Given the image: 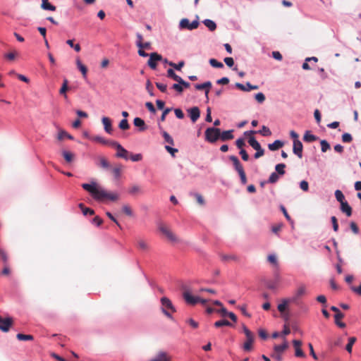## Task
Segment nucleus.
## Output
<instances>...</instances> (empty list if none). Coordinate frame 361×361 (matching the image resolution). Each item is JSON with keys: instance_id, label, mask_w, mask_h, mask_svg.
I'll return each instance as SVG.
<instances>
[{"instance_id": "7", "label": "nucleus", "mask_w": 361, "mask_h": 361, "mask_svg": "<svg viewBox=\"0 0 361 361\" xmlns=\"http://www.w3.org/2000/svg\"><path fill=\"white\" fill-rule=\"evenodd\" d=\"M306 293V288L304 285L300 286L298 289L295 291L293 295L289 298V300L296 305L299 304L300 298L304 295Z\"/></svg>"}, {"instance_id": "53", "label": "nucleus", "mask_w": 361, "mask_h": 361, "mask_svg": "<svg viewBox=\"0 0 361 361\" xmlns=\"http://www.w3.org/2000/svg\"><path fill=\"white\" fill-rule=\"evenodd\" d=\"M100 166L104 168V169H109L110 168V164L108 162V161L104 158V157H101L100 158Z\"/></svg>"}, {"instance_id": "15", "label": "nucleus", "mask_w": 361, "mask_h": 361, "mask_svg": "<svg viewBox=\"0 0 361 361\" xmlns=\"http://www.w3.org/2000/svg\"><path fill=\"white\" fill-rule=\"evenodd\" d=\"M212 87V82L210 81H207L202 84H196L195 87L196 90H205V97L207 98V101L209 100L208 94L209 92V88Z\"/></svg>"}, {"instance_id": "6", "label": "nucleus", "mask_w": 361, "mask_h": 361, "mask_svg": "<svg viewBox=\"0 0 361 361\" xmlns=\"http://www.w3.org/2000/svg\"><path fill=\"white\" fill-rule=\"evenodd\" d=\"M199 21L195 20L192 22H190L188 18H183L179 23V27L180 29H187L188 30H192L196 29L199 25Z\"/></svg>"}, {"instance_id": "63", "label": "nucleus", "mask_w": 361, "mask_h": 361, "mask_svg": "<svg viewBox=\"0 0 361 361\" xmlns=\"http://www.w3.org/2000/svg\"><path fill=\"white\" fill-rule=\"evenodd\" d=\"M239 154L241 155L243 160L245 161L249 160V155L244 149H241L239 152Z\"/></svg>"}, {"instance_id": "59", "label": "nucleus", "mask_w": 361, "mask_h": 361, "mask_svg": "<svg viewBox=\"0 0 361 361\" xmlns=\"http://www.w3.org/2000/svg\"><path fill=\"white\" fill-rule=\"evenodd\" d=\"M255 150L257 151L256 153L254 155V157L255 159H258V158L261 157L264 154V149L262 148V147L257 148Z\"/></svg>"}, {"instance_id": "37", "label": "nucleus", "mask_w": 361, "mask_h": 361, "mask_svg": "<svg viewBox=\"0 0 361 361\" xmlns=\"http://www.w3.org/2000/svg\"><path fill=\"white\" fill-rule=\"evenodd\" d=\"M68 81L67 79H64L63 80V82L62 84V86L59 90V93L62 95H64V97L66 98L67 97V95H66V91L68 90Z\"/></svg>"}, {"instance_id": "64", "label": "nucleus", "mask_w": 361, "mask_h": 361, "mask_svg": "<svg viewBox=\"0 0 361 361\" xmlns=\"http://www.w3.org/2000/svg\"><path fill=\"white\" fill-rule=\"evenodd\" d=\"M350 289L353 292H354L355 293L357 294L358 295H360L361 296V283L360 284L359 286L357 287H355V286H351L350 287Z\"/></svg>"}, {"instance_id": "40", "label": "nucleus", "mask_w": 361, "mask_h": 361, "mask_svg": "<svg viewBox=\"0 0 361 361\" xmlns=\"http://www.w3.org/2000/svg\"><path fill=\"white\" fill-rule=\"evenodd\" d=\"M137 247L142 250H147L149 248L148 244L142 239L137 240Z\"/></svg>"}, {"instance_id": "16", "label": "nucleus", "mask_w": 361, "mask_h": 361, "mask_svg": "<svg viewBox=\"0 0 361 361\" xmlns=\"http://www.w3.org/2000/svg\"><path fill=\"white\" fill-rule=\"evenodd\" d=\"M102 122L104 126V131L108 134H112L113 128H112L111 120L109 117L104 116L102 118Z\"/></svg>"}, {"instance_id": "19", "label": "nucleus", "mask_w": 361, "mask_h": 361, "mask_svg": "<svg viewBox=\"0 0 361 361\" xmlns=\"http://www.w3.org/2000/svg\"><path fill=\"white\" fill-rule=\"evenodd\" d=\"M340 209L347 216H350L352 215V208L347 201L341 202Z\"/></svg>"}, {"instance_id": "8", "label": "nucleus", "mask_w": 361, "mask_h": 361, "mask_svg": "<svg viewBox=\"0 0 361 361\" xmlns=\"http://www.w3.org/2000/svg\"><path fill=\"white\" fill-rule=\"evenodd\" d=\"M159 229L171 242L178 241L177 237L164 225L159 224Z\"/></svg>"}, {"instance_id": "48", "label": "nucleus", "mask_w": 361, "mask_h": 361, "mask_svg": "<svg viewBox=\"0 0 361 361\" xmlns=\"http://www.w3.org/2000/svg\"><path fill=\"white\" fill-rule=\"evenodd\" d=\"M320 145H321V150L322 152H326L328 149H330V145L326 140H321Z\"/></svg>"}, {"instance_id": "24", "label": "nucleus", "mask_w": 361, "mask_h": 361, "mask_svg": "<svg viewBox=\"0 0 361 361\" xmlns=\"http://www.w3.org/2000/svg\"><path fill=\"white\" fill-rule=\"evenodd\" d=\"M91 140L92 141L97 142H99L103 145H109L110 146H111V142H114V140H106L105 138H104L103 137L99 136V135L94 136V137H91Z\"/></svg>"}, {"instance_id": "28", "label": "nucleus", "mask_w": 361, "mask_h": 361, "mask_svg": "<svg viewBox=\"0 0 361 361\" xmlns=\"http://www.w3.org/2000/svg\"><path fill=\"white\" fill-rule=\"evenodd\" d=\"M203 23L210 31H214L216 28L215 22L210 19H205Z\"/></svg>"}, {"instance_id": "5", "label": "nucleus", "mask_w": 361, "mask_h": 361, "mask_svg": "<svg viewBox=\"0 0 361 361\" xmlns=\"http://www.w3.org/2000/svg\"><path fill=\"white\" fill-rule=\"evenodd\" d=\"M243 330L246 337H247V341L244 343L243 349L245 351H250L252 349L254 337L252 333L246 327V326L243 325Z\"/></svg>"}, {"instance_id": "57", "label": "nucleus", "mask_w": 361, "mask_h": 361, "mask_svg": "<svg viewBox=\"0 0 361 361\" xmlns=\"http://www.w3.org/2000/svg\"><path fill=\"white\" fill-rule=\"evenodd\" d=\"M136 37L137 39V40L136 42L137 47H138L139 48H142V39H143L142 35L140 33L137 32L136 34Z\"/></svg>"}, {"instance_id": "10", "label": "nucleus", "mask_w": 361, "mask_h": 361, "mask_svg": "<svg viewBox=\"0 0 361 361\" xmlns=\"http://www.w3.org/2000/svg\"><path fill=\"white\" fill-rule=\"evenodd\" d=\"M161 59L162 57L160 54H157V52H153L149 55L147 64L151 68L155 69L157 67V61H159Z\"/></svg>"}, {"instance_id": "32", "label": "nucleus", "mask_w": 361, "mask_h": 361, "mask_svg": "<svg viewBox=\"0 0 361 361\" xmlns=\"http://www.w3.org/2000/svg\"><path fill=\"white\" fill-rule=\"evenodd\" d=\"M161 135L164 139V141L167 143H169V145H174V141H173V139L172 138V137L166 132V131H164L163 130L161 132Z\"/></svg>"}, {"instance_id": "54", "label": "nucleus", "mask_w": 361, "mask_h": 361, "mask_svg": "<svg viewBox=\"0 0 361 361\" xmlns=\"http://www.w3.org/2000/svg\"><path fill=\"white\" fill-rule=\"evenodd\" d=\"M129 159H130L134 162L140 161L142 159V155L140 153L135 154H131L130 157H129Z\"/></svg>"}, {"instance_id": "18", "label": "nucleus", "mask_w": 361, "mask_h": 361, "mask_svg": "<svg viewBox=\"0 0 361 361\" xmlns=\"http://www.w3.org/2000/svg\"><path fill=\"white\" fill-rule=\"evenodd\" d=\"M150 361H171V359L166 352L159 351Z\"/></svg>"}, {"instance_id": "30", "label": "nucleus", "mask_w": 361, "mask_h": 361, "mask_svg": "<svg viewBox=\"0 0 361 361\" xmlns=\"http://www.w3.org/2000/svg\"><path fill=\"white\" fill-rule=\"evenodd\" d=\"M79 207L82 210L83 215L87 216L88 214L93 215L94 214V211L90 208L85 207L82 203L79 204Z\"/></svg>"}, {"instance_id": "43", "label": "nucleus", "mask_w": 361, "mask_h": 361, "mask_svg": "<svg viewBox=\"0 0 361 361\" xmlns=\"http://www.w3.org/2000/svg\"><path fill=\"white\" fill-rule=\"evenodd\" d=\"M62 155L64 157L65 160L68 163L71 162L73 160V154L68 151L63 150L62 152Z\"/></svg>"}, {"instance_id": "45", "label": "nucleus", "mask_w": 361, "mask_h": 361, "mask_svg": "<svg viewBox=\"0 0 361 361\" xmlns=\"http://www.w3.org/2000/svg\"><path fill=\"white\" fill-rule=\"evenodd\" d=\"M118 127L120 129L123 130H128L130 128L128 120L126 118L122 119L118 124Z\"/></svg>"}, {"instance_id": "31", "label": "nucleus", "mask_w": 361, "mask_h": 361, "mask_svg": "<svg viewBox=\"0 0 361 361\" xmlns=\"http://www.w3.org/2000/svg\"><path fill=\"white\" fill-rule=\"evenodd\" d=\"M76 64L78 69L82 73L84 78H86L87 69L85 65H83L79 59H77Z\"/></svg>"}, {"instance_id": "9", "label": "nucleus", "mask_w": 361, "mask_h": 361, "mask_svg": "<svg viewBox=\"0 0 361 361\" xmlns=\"http://www.w3.org/2000/svg\"><path fill=\"white\" fill-rule=\"evenodd\" d=\"M12 324L13 319L11 317L3 318L0 316V330L4 332H8Z\"/></svg>"}, {"instance_id": "29", "label": "nucleus", "mask_w": 361, "mask_h": 361, "mask_svg": "<svg viewBox=\"0 0 361 361\" xmlns=\"http://www.w3.org/2000/svg\"><path fill=\"white\" fill-rule=\"evenodd\" d=\"M248 143L254 149H257L261 147L259 142L253 136L249 137Z\"/></svg>"}, {"instance_id": "12", "label": "nucleus", "mask_w": 361, "mask_h": 361, "mask_svg": "<svg viewBox=\"0 0 361 361\" xmlns=\"http://www.w3.org/2000/svg\"><path fill=\"white\" fill-rule=\"evenodd\" d=\"M183 298L188 304L195 305L199 302L200 298L192 295L188 291L183 293Z\"/></svg>"}, {"instance_id": "51", "label": "nucleus", "mask_w": 361, "mask_h": 361, "mask_svg": "<svg viewBox=\"0 0 361 361\" xmlns=\"http://www.w3.org/2000/svg\"><path fill=\"white\" fill-rule=\"evenodd\" d=\"M353 140L352 135L348 133H345L342 135V141L343 142H350Z\"/></svg>"}, {"instance_id": "26", "label": "nucleus", "mask_w": 361, "mask_h": 361, "mask_svg": "<svg viewBox=\"0 0 361 361\" xmlns=\"http://www.w3.org/2000/svg\"><path fill=\"white\" fill-rule=\"evenodd\" d=\"M288 347V344L286 341H284L281 345H275L274 347V352L278 354H281Z\"/></svg>"}, {"instance_id": "58", "label": "nucleus", "mask_w": 361, "mask_h": 361, "mask_svg": "<svg viewBox=\"0 0 361 361\" xmlns=\"http://www.w3.org/2000/svg\"><path fill=\"white\" fill-rule=\"evenodd\" d=\"M157 87L161 92H166L167 91V86L165 84L160 83V82H156Z\"/></svg>"}, {"instance_id": "21", "label": "nucleus", "mask_w": 361, "mask_h": 361, "mask_svg": "<svg viewBox=\"0 0 361 361\" xmlns=\"http://www.w3.org/2000/svg\"><path fill=\"white\" fill-rule=\"evenodd\" d=\"M233 130H224L223 132L221 131L219 139H221L222 141L231 140L233 138Z\"/></svg>"}, {"instance_id": "14", "label": "nucleus", "mask_w": 361, "mask_h": 361, "mask_svg": "<svg viewBox=\"0 0 361 361\" xmlns=\"http://www.w3.org/2000/svg\"><path fill=\"white\" fill-rule=\"evenodd\" d=\"M229 159L232 161L234 169L238 173V174L245 172L244 169L237 157L231 155L229 157Z\"/></svg>"}, {"instance_id": "17", "label": "nucleus", "mask_w": 361, "mask_h": 361, "mask_svg": "<svg viewBox=\"0 0 361 361\" xmlns=\"http://www.w3.org/2000/svg\"><path fill=\"white\" fill-rule=\"evenodd\" d=\"M235 86L238 89L242 90V91H245V92H249V91L252 90H257L258 89V86L257 85H253L250 82H247L245 85H243L241 83L237 82V83H235Z\"/></svg>"}, {"instance_id": "20", "label": "nucleus", "mask_w": 361, "mask_h": 361, "mask_svg": "<svg viewBox=\"0 0 361 361\" xmlns=\"http://www.w3.org/2000/svg\"><path fill=\"white\" fill-rule=\"evenodd\" d=\"M133 124L135 126L139 128L140 131H144L147 129V126L143 119L139 117H136L133 120Z\"/></svg>"}, {"instance_id": "2", "label": "nucleus", "mask_w": 361, "mask_h": 361, "mask_svg": "<svg viewBox=\"0 0 361 361\" xmlns=\"http://www.w3.org/2000/svg\"><path fill=\"white\" fill-rule=\"evenodd\" d=\"M160 302L161 304V310L162 313L169 319H173V318L170 311L171 312H175L176 311V309L173 305L171 300L167 297H162L160 299Z\"/></svg>"}, {"instance_id": "44", "label": "nucleus", "mask_w": 361, "mask_h": 361, "mask_svg": "<svg viewBox=\"0 0 361 361\" xmlns=\"http://www.w3.org/2000/svg\"><path fill=\"white\" fill-rule=\"evenodd\" d=\"M209 62L212 67L218 68H224V64L221 62L218 61L215 59H210Z\"/></svg>"}, {"instance_id": "4", "label": "nucleus", "mask_w": 361, "mask_h": 361, "mask_svg": "<svg viewBox=\"0 0 361 361\" xmlns=\"http://www.w3.org/2000/svg\"><path fill=\"white\" fill-rule=\"evenodd\" d=\"M111 146L116 149L117 152L116 154V157L118 158H122L125 160L129 159L130 152L125 149L120 143L118 142H111Z\"/></svg>"}, {"instance_id": "22", "label": "nucleus", "mask_w": 361, "mask_h": 361, "mask_svg": "<svg viewBox=\"0 0 361 361\" xmlns=\"http://www.w3.org/2000/svg\"><path fill=\"white\" fill-rule=\"evenodd\" d=\"M142 188L140 185L137 184L132 185L128 190V192L130 195H136L137 194L142 193Z\"/></svg>"}, {"instance_id": "1", "label": "nucleus", "mask_w": 361, "mask_h": 361, "mask_svg": "<svg viewBox=\"0 0 361 361\" xmlns=\"http://www.w3.org/2000/svg\"><path fill=\"white\" fill-rule=\"evenodd\" d=\"M81 186L98 202H102L105 200L116 201L118 199V195L117 194L107 192L103 188L99 186L95 181H92L90 183H82Z\"/></svg>"}, {"instance_id": "33", "label": "nucleus", "mask_w": 361, "mask_h": 361, "mask_svg": "<svg viewBox=\"0 0 361 361\" xmlns=\"http://www.w3.org/2000/svg\"><path fill=\"white\" fill-rule=\"evenodd\" d=\"M64 137H67L70 140H73V137L71 135L68 134L65 130H59V132L58 133V136H57L58 140H61Z\"/></svg>"}, {"instance_id": "50", "label": "nucleus", "mask_w": 361, "mask_h": 361, "mask_svg": "<svg viewBox=\"0 0 361 361\" xmlns=\"http://www.w3.org/2000/svg\"><path fill=\"white\" fill-rule=\"evenodd\" d=\"M122 211L129 216H132L133 215L132 209L127 204L123 206Z\"/></svg>"}, {"instance_id": "23", "label": "nucleus", "mask_w": 361, "mask_h": 361, "mask_svg": "<svg viewBox=\"0 0 361 361\" xmlns=\"http://www.w3.org/2000/svg\"><path fill=\"white\" fill-rule=\"evenodd\" d=\"M283 146V142L279 140L268 145V148L271 151H276Z\"/></svg>"}, {"instance_id": "42", "label": "nucleus", "mask_w": 361, "mask_h": 361, "mask_svg": "<svg viewBox=\"0 0 361 361\" xmlns=\"http://www.w3.org/2000/svg\"><path fill=\"white\" fill-rule=\"evenodd\" d=\"M355 341H356L355 337H350L348 338V343L345 346V349L348 353H350L352 352L353 345L355 343Z\"/></svg>"}, {"instance_id": "25", "label": "nucleus", "mask_w": 361, "mask_h": 361, "mask_svg": "<svg viewBox=\"0 0 361 361\" xmlns=\"http://www.w3.org/2000/svg\"><path fill=\"white\" fill-rule=\"evenodd\" d=\"M303 140L307 142H312L317 140V137L312 134L310 130H307L303 136Z\"/></svg>"}, {"instance_id": "36", "label": "nucleus", "mask_w": 361, "mask_h": 361, "mask_svg": "<svg viewBox=\"0 0 361 361\" xmlns=\"http://www.w3.org/2000/svg\"><path fill=\"white\" fill-rule=\"evenodd\" d=\"M167 76L169 78H171L173 79L177 82H178V81L181 78V77H180L179 75H176V73L174 72V71L173 69H171V68L168 69V71H167Z\"/></svg>"}, {"instance_id": "60", "label": "nucleus", "mask_w": 361, "mask_h": 361, "mask_svg": "<svg viewBox=\"0 0 361 361\" xmlns=\"http://www.w3.org/2000/svg\"><path fill=\"white\" fill-rule=\"evenodd\" d=\"M166 150L171 154L172 157H175V154L178 152V149L173 148L169 145L165 146Z\"/></svg>"}, {"instance_id": "61", "label": "nucleus", "mask_w": 361, "mask_h": 361, "mask_svg": "<svg viewBox=\"0 0 361 361\" xmlns=\"http://www.w3.org/2000/svg\"><path fill=\"white\" fill-rule=\"evenodd\" d=\"M300 188H301V190H302L303 191H307L308 189H309V183L306 180H302L300 183Z\"/></svg>"}, {"instance_id": "34", "label": "nucleus", "mask_w": 361, "mask_h": 361, "mask_svg": "<svg viewBox=\"0 0 361 361\" xmlns=\"http://www.w3.org/2000/svg\"><path fill=\"white\" fill-rule=\"evenodd\" d=\"M291 302L289 300V298L288 299H283L282 302L278 305V310L280 312H283L285 310L287 307V305L288 303Z\"/></svg>"}, {"instance_id": "35", "label": "nucleus", "mask_w": 361, "mask_h": 361, "mask_svg": "<svg viewBox=\"0 0 361 361\" xmlns=\"http://www.w3.org/2000/svg\"><path fill=\"white\" fill-rule=\"evenodd\" d=\"M224 326H231L232 324L226 319L219 320L214 323V326L216 328H219Z\"/></svg>"}, {"instance_id": "41", "label": "nucleus", "mask_w": 361, "mask_h": 361, "mask_svg": "<svg viewBox=\"0 0 361 361\" xmlns=\"http://www.w3.org/2000/svg\"><path fill=\"white\" fill-rule=\"evenodd\" d=\"M335 197L336 200L340 202V204H341V202H345L344 195L340 190H336L335 191Z\"/></svg>"}, {"instance_id": "62", "label": "nucleus", "mask_w": 361, "mask_h": 361, "mask_svg": "<svg viewBox=\"0 0 361 361\" xmlns=\"http://www.w3.org/2000/svg\"><path fill=\"white\" fill-rule=\"evenodd\" d=\"M172 89L175 90L178 93H181L183 91V88L180 83H175L171 87Z\"/></svg>"}, {"instance_id": "27", "label": "nucleus", "mask_w": 361, "mask_h": 361, "mask_svg": "<svg viewBox=\"0 0 361 361\" xmlns=\"http://www.w3.org/2000/svg\"><path fill=\"white\" fill-rule=\"evenodd\" d=\"M41 7L44 10L51 11H56V8L55 6L51 4L49 2V0H42Z\"/></svg>"}, {"instance_id": "3", "label": "nucleus", "mask_w": 361, "mask_h": 361, "mask_svg": "<svg viewBox=\"0 0 361 361\" xmlns=\"http://www.w3.org/2000/svg\"><path fill=\"white\" fill-rule=\"evenodd\" d=\"M221 129L215 127L207 128L204 132V139L210 143L216 142L220 137Z\"/></svg>"}, {"instance_id": "56", "label": "nucleus", "mask_w": 361, "mask_h": 361, "mask_svg": "<svg viewBox=\"0 0 361 361\" xmlns=\"http://www.w3.org/2000/svg\"><path fill=\"white\" fill-rule=\"evenodd\" d=\"M174 113L176 116L179 119H183L185 116L184 113L179 108L174 109Z\"/></svg>"}, {"instance_id": "39", "label": "nucleus", "mask_w": 361, "mask_h": 361, "mask_svg": "<svg viewBox=\"0 0 361 361\" xmlns=\"http://www.w3.org/2000/svg\"><path fill=\"white\" fill-rule=\"evenodd\" d=\"M16 337L20 341H32L34 339V337L32 335H26L20 333L18 334Z\"/></svg>"}, {"instance_id": "55", "label": "nucleus", "mask_w": 361, "mask_h": 361, "mask_svg": "<svg viewBox=\"0 0 361 361\" xmlns=\"http://www.w3.org/2000/svg\"><path fill=\"white\" fill-rule=\"evenodd\" d=\"M255 98L259 103H263L265 100V96L262 92L256 94Z\"/></svg>"}, {"instance_id": "13", "label": "nucleus", "mask_w": 361, "mask_h": 361, "mask_svg": "<svg viewBox=\"0 0 361 361\" xmlns=\"http://www.w3.org/2000/svg\"><path fill=\"white\" fill-rule=\"evenodd\" d=\"M303 145L299 140H293V152L299 158L302 157Z\"/></svg>"}, {"instance_id": "52", "label": "nucleus", "mask_w": 361, "mask_h": 361, "mask_svg": "<svg viewBox=\"0 0 361 361\" xmlns=\"http://www.w3.org/2000/svg\"><path fill=\"white\" fill-rule=\"evenodd\" d=\"M121 166L119 165L116 167H114L112 169V172L114 173V176L116 178H118L121 176Z\"/></svg>"}, {"instance_id": "46", "label": "nucleus", "mask_w": 361, "mask_h": 361, "mask_svg": "<svg viewBox=\"0 0 361 361\" xmlns=\"http://www.w3.org/2000/svg\"><path fill=\"white\" fill-rule=\"evenodd\" d=\"M184 61H180L178 62V63H175L173 62H171L170 61L169 63V65L171 67H173V68H175L176 70L177 71H180L181 68L184 66Z\"/></svg>"}, {"instance_id": "47", "label": "nucleus", "mask_w": 361, "mask_h": 361, "mask_svg": "<svg viewBox=\"0 0 361 361\" xmlns=\"http://www.w3.org/2000/svg\"><path fill=\"white\" fill-rule=\"evenodd\" d=\"M259 133L264 137H267L271 135L270 129L265 126H262V129L259 131Z\"/></svg>"}, {"instance_id": "11", "label": "nucleus", "mask_w": 361, "mask_h": 361, "mask_svg": "<svg viewBox=\"0 0 361 361\" xmlns=\"http://www.w3.org/2000/svg\"><path fill=\"white\" fill-rule=\"evenodd\" d=\"M192 123H195L200 116V111L197 106H193L187 110Z\"/></svg>"}, {"instance_id": "38", "label": "nucleus", "mask_w": 361, "mask_h": 361, "mask_svg": "<svg viewBox=\"0 0 361 361\" xmlns=\"http://www.w3.org/2000/svg\"><path fill=\"white\" fill-rule=\"evenodd\" d=\"M286 168V164H278L276 165L275 166V170H276V173L279 176V175H283L285 174V170L284 169Z\"/></svg>"}, {"instance_id": "49", "label": "nucleus", "mask_w": 361, "mask_h": 361, "mask_svg": "<svg viewBox=\"0 0 361 361\" xmlns=\"http://www.w3.org/2000/svg\"><path fill=\"white\" fill-rule=\"evenodd\" d=\"M279 178V176L276 172H273L269 176L268 182L269 183H275L278 181Z\"/></svg>"}]
</instances>
